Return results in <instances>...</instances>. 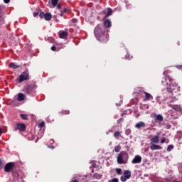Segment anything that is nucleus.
Instances as JSON below:
<instances>
[{"label": "nucleus", "instance_id": "1", "mask_svg": "<svg viewBox=\"0 0 182 182\" xmlns=\"http://www.w3.org/2000/svg\"><path fill=\"white\" fill-rule=\"evenodd\" d=\"M106 30L105 28V26L101 24H98L94 30V35L97 38L98 41H105V39H107V36L105 35Z\"/></svg>", "mask_w": 182, "mask_h": 182}, {"label": "nucleus", "instance_id": "2", "mask_svg": "<svg viewBox=\"0 0 182 182\" xmlns=\"http://www.w3.org/2000/svg\"><path fill=\"white\" fill-rule=\"evenodd\" d=\"M129 159V154L127 152L122 151L117 157V161L118 164H126L127 163V159Z\"/></svg>", "mask_w": 182, "mask_h": 182}, {"label": "nucleus", "instance_id": "3", "mask_svg": "<svg viewBox=\"0 0 182 182\" xmlns=\"http://www.w3.org/2000/svg\"><path fill=\"white\" fill-rule=\"evenodd\" d=\"M37 87L38 85H36V82H31L24 89V92L28 96H33V95H35V92H36Z\"/></svg>", "mask_w": 182, "mask_h": 182}, {"label": "nucleus", "instance_id": "4", "mask_svg": "<svg viewBox=\"0 0 182 182\" xmlns=\"http://www.w3.org/2000/svg\"><path fill=\"white\" fill-rule=\"evenodd\" d=\"M169 73L170 70H165L163 73L164 78L162 80V85L164 86H171V83H173V78L168 75Z\"/></svg>", "mask_w": 182, "mask_h": 182}, {"label": "nucleus", "instance_id": "5", "mask_svg": "<svg viewBox=\"0 0 182 182\" xmlns=\"http://www.w3.org/2000/svg\"><path fill=\"white\" fill-rule=\"evenodd\" d=\"M25 80H29V71L28 70L23 72L16 79V82H18V83H22Z\"/></svg>", "mask_w": 182, "mask_h": 182}, {"label": "nucleus", "instance_id": "6", "mask_svg": "<svg viewBox=\"0 0 182 182\" xmlns=\"http://www.w3.org/2000/svg\"><path fill=\"white\" fill-rule=\"evenodd\" d=\"M15 168V162H9L4 166V171L5 173H11L12 171V174H16V172L14 171V168Z\"/></svg>", "mask_w": 182, "mask_h": 182}, {"label": "nucleus", "instance_id": "7", "mask_svg": "<svg viewBox=\"0 0 182 182\" xmlns=\"http://www.w3.org/2000/svg\"><path fill=\"white\" fill-rule=\"evenodd\" d=\"M39 17L40 18H44L45 21H50L52 19V14L50 13H44V12H41L39 14Z\"/></svg>", "mask_w": 182, "mask_h": 182}, {"label": "nucleus", "instance_id": "8", "mask_svg": "<svg viewBox=\"0 0 182 182\" xmlns=\"http://www.w3.org/2000/svg\"><path fill=\"white\" fill-rule=\"evenodd\" d=\"M14 130H19V132H25V130H26V125H25V124H17L14 127Z\"/></svg>", "mask_w": 182, "mask_h": 182}, {"label": "nucleus", "instance_id": "9", "mask_svg": "<svg viewBox=\"0 0 182 182\" xmlns=\"http://www.w3.org/2000/svg\"><path fill=\"white\" fill-rule=\"evenodd\" d=\"M113 12V10L110 8H107V10H104L101 12L102 15H105L104 18H107L108 16H110Z\"/></svg>", "mask_w": 182, "mask_h": 182}, {"label": "nucleus", "instance_id": "10", "mask_svg": "<svg viewBox=\"0 0 182 182\" xmlns=\"http://www.w3.org/2000/svg\"><path fill=\"white\" fill-rule=\"evenodd\" d=\"M151 144H158L160 141V136L159 135H156L150 139Z\"/></svg>", "mask_w": 182, "mask_h": 182}, {"label": "nucleus", "instance_id": "11", "mask_svg": "<svg viewBox=\"0 0 182 182\" xmlns=\"http://www.w3.org/2000/svg\"><path fill=\"white\" fill-rule=\"evenodd\" d=\"M86 182V179L84 178L83 177H78L75 176L74 178H72L70 182Z\"/></svg>", "mask_w": 182, "mask_h": 182}, {"label": "nucleus", "instance_id": "12", "mask_svg": "<svg viewBox=\"0 0 182 182\" xmlns=\"http://www.w3.org/2000/svg\"><path fill=\"white\" fill-rule=\"evenodd\" d=\"M132 164H137L141 163V156L136 155L132 161Z\"/></svg>", "mask_w": 182, "mask_h": 182}, {"label": "nucleus", "instance_id": "13", "mask_svg": "<svg viewBox=\"0 0 182 182\" xmlns=\"http://www.w3.org/2000/svg\"><path fill=\"white\" fill-rule=\"evenodd\" d=\"M141 93H144V95H145L144 102H147V100H151V99H153V96L149 94L148 92L142 91Z\"/></svg>", "mask_w": 182, "mask_h": 182}, {"label": "nucleus", "instance_id": "14", "mask_svg": "<svg viewBox=\"0 0 182 182\" xmlns=\"http://www.w3.org/2000/svg\"><path fill=\"white\" fill-rule=\"evenodd\" d=\"M151 146H150L151 150H161L163 147L160 145H157L156 144H151Z\"/></svg>", "mask_w": 182, "mask_h": 182}, {"label": "nucleus", "instance_id": "15", "mask_svg": "<svg viewBox=\"0 0 182 182\" xmlns=\"http://www.w3.org/2000/svg\"><path fill=\"white\" fill-rule=\"evenodd\" d=\"M5 23V14L2 13V11L0 9V24Z\"/></svg>", "mask_w": 182, "mask_h": 182}, {"label": "nucleus", "instance_id": "16", "mask_svg": "<svg viewBox=\"0 0 182 182\" xmlns=\"http://www.w3.org/2000/svg\"><path fill=\"white\" fill-rule=\"evenodd\" d=\"M103 26L105 29H106V28H110V26H112V22L110 20H105Z\"/></svg>", "mask_w": 182, "mask_h": 182}, {"label": "nucleus", "instance_id": "17", "mask_svg": "<svg viewBox=\"0 0 182 182\" xmlns=\"http://www.w3.org/2000/svg\"><path fill=\"white\" fill-rule=\"evenodd\" d=\"M68 33L67 31H60L59 32V37L60 39H65L66 36H68Z\"/></svg>", "mask_w": 182, "mask_h": 182}, {"label": "nucleus", "instance_id": "18", "mask_svg": "<svg viewBox=\"0 0 182 182\" xmlns=\"http://www.w3.org/2000/svg\"><path fill=\"white\" fill-rule=\"evenodd\" d=\"M135 127L136 129H141V127H146V124L143 122H139L136 124Z\"/></svg>", "mask_w": 182, "mask_h": 182}, {"label": "nucleus", "instance_id": "19", "mask_svg": "<svg viewBox=\"0 0 182 182\" xmlns=\"http://www.w3.org/2000/svg\"><path fill=\"white\" fill-rule=\"evenodd\" d=\"M17 100L18 102H23V100H25V95L23 93H18Z\"/></svg>", "mask_w": 182, "mask_h": 182}, {"label": "nucleus", "instance_id": "20", "mask_svg": "<svg viewBox=\"0 0 182 182\" xmlns=\"http://www.w3.org/2000/svg\"><path fill=\"white\" fill-rule=\"evenodd\" d=\"M170 107L173 109V110H176L177 112H181V107L179 105H169Z\"/></svg>", "mask_w": 182, "mask_h": 182}, {"label": "nucleus", "instance_id": "21", "mask_svg": "<svg viewBox=\"0 0 182 182\" xmlns=\"http://www.w3.org/2000/svg\"><path fill=\"white\" fill-rule=\"evenodd\" d=\"M156 120V122H163V120H164V118L163 117V116L161 114H157V115H156L155 121Z\"/></svg>", "mask_w": 182, "mask_h": 182}, {"label": "nucleus", "instance_id": "22", "mask_svg": "<svg viewBox=\"0 0 182 182\" xmlns=\"http://www.w3.org/2000/svg\"><path fill=\"white\" fill-rule=\"evenodd\" d=\"M124 176L127 178V179L132 177V171L127 170L124 171Z\"/></svg>", "mask_w": 182, "mask_h": 182}, {"label": "nucleus", "instance_id": "23", "mask_svg": "<svg viewBox=\"0 0 182 182\" xmlns=\"http://www.w3.org/2000/svg\"><path fill=\"white\" fill-rule=\"evenodd\" d=\"M10 68H12V69H19L21 68L20 65H16L14 63H11L9 64Z\"/></svg>", "mask_w": 182, "mask_h": 182}, {"label": "nucleus", "instance_id": "24", "mask_svg": "<svg viewBox=\"0 0 182 182\" xmlns=\"http://www.w3.org/2000/svg\"><path fill=\"white\" fill-rule=\"evenodd\" d=\"M92 177L94 178H97V180H100V178H102V174L95 173L93 174Z\"/></svg>", "mask_w": 182, "mask_h": 182}, {"label": "nucleus", "instance_id": "25", "mask_svg": "<svg viewBox=\"0 0 182 182\" xmlns=\"http://www.w3.org/2000/svg\"><path fill=\"white\" fill-rule=\"evenodd\" d=\"M121 134L122 133H120V132L116 131L115 132H114V137H115V139H118Z\"/></svg>", "mask_w": 182, "mask_h": 182}, {"label": "nucleus", "instance_id": "26", "mask_svg": "<svg viewBox=\"0 0 182 182\" xmlns=\"http://www.w3.org/2000/svg\"><path fill=\"white\" fill-rule=\"evenodd\" d=\"M120 150H122V146H120V145L114 146L115 153H119V151H120Z\"/></svg>", "mask_w": 182, "mask_h": 182}, {"label": "nucleus", "instance_id": "27", "mask_svg": "<svg viewBox=\"0 0 182 182\" xmlns=\"http://www.w3.org/2000/svg\"><path fill=\"white\" fill-rule=\"evenodd\" d=\"M20 117L23 120H28V115L25 114H21Z\"/></svg>", "mask_w": 182, "mask_h": 182}, {"label": "nucleus", "instance_id": "28", "mask_svg": "<svg viewBox=\"0 0 182 182\" xmlns=\"http://www.w3.org/2000/svg\"><path fill=\"white\" fill-rule=\"evenodd\" d=\"M58 0H51V4L53 6H58Z\"/></svg>", "mask_w": 182, "mask_h": 182}, {"label": "nucleus", "instance_id": "29", "mask_svg": "<svg viewBox=\"0 0 182 182\" xmlns=\"http://www.w3.org/2000/svg\"><path fill=\"white\" fill-rule=\"evenodd\" d=\"M115 171H116L117 174H118V176H121V174H122V169L121 168H117L115 169Z\"/></svg>", "mask_w": 182, "mask_h": 182}, {"label": "nucleus", "instance_id": "30", "mask_svg": "<svg viewBox=\"0 0 182 182\" xmlns=\"http://www.w3.org/2000/svg\"><path fill=\"white\" fill-rule=\"evenodd\" d=\"M61 114H70V111H69V110H63V111H61Z\"/></svg>", "mask_w": 182, "mask_h": 182}, {"label": "nucleus", "instance_id": "31", "mask_svg": "<svg viewBox=\"0 0 182 182\" xmlns=\"http://www.w3.org/2000/svg\"><path fill=\"white\" fill-rule=\"evenodd\" d=\"M125 134H126L127 136H129V134H132V130H131L130 129H126V131H125Z\"/></svg>", "mask_w": 182, "mask_h": 182}, {"label": "nucleus", "instance_id": "32", "mask_svg": "<svg viewBox=\"0 0 182 182\" xmlns=\"http://www.w3.org/2000/svg\"><path fill=\"white\" fill-rule=\"evenodd\" d=\"M173 149H174V146L168 145L167 147V151H171V150H173Z\"/></svg>", "mask_w": 182, "mask_h": 182}, {"label": "nucleus", "instance_id": "33", "mask_svg": "<svg viewBox=\"0 0 182 182\" xmlns=\"http://www.w3.org/2000/svg\"><path fill=\"white\" fill-rule=\"evenodd\" d=\"M126 180H128L127 178L125 176H121V181H126Z\"/></svg>", "mask_w": 182, "mask_h": 182}, {"label": "nucleus", "instance_id": "34", "mask_svg": "<svg viewBox=\"0 0 182 182\" xmlns=\"http://www.w3.org/2000/svg\"><path fill=\"white\" fill-rule=\"evenodd\" d=\"M109 182H119V179L117 178H114L112 180L109 181Z\"/></svg>", "mask_w": 182, "mask_h": 182}, {"label": "nucleus", "instance_id": "35", "mask_svg": "<svg viewBox=\"0 0 182 182\" xmlns=\"http://www.w3.org/2000/svg\"><path fill=\"white\" fill-rule=\"evenodd\" d=\"M44 126H45V122H43L39 124V127H41V129H42Z\"/></svg>", "mask_w": 182, "mask_h": 182}, {"label": "nucleus", "instance_id": "36", "mask_svg": "<svg viewBox=\"0 0 182 182\" xmlns=\"http://www.w3.org/2000/svg\"><path fill=\"white\" fill-rule=\"evenodd\" d=\"M51 50H53V52H55V51H56V46H53L51 47Z\"/></svg>", "mask_w": 182, "mask_h": 182}, {"label": "nucleus", "instance_id": "37", "mask_svg": "<svg viewBox=\"0 0 182 182\" xmlns=\"http://www.w3.org/2000/svg\"><path fill=\"white\" fill-rule=\"evenodd\" d=\"M161 143L163 144L164 143H166V138H161Z\"/></svg>", "mask_w": 182, "mask_h": 182}, {"label": "nucleus", "instance_id": "38", "mask_svg": "<svg viewBox=\"0 0 182 182\" xmlns=\"http://www.w3.org/2000/svg\"><path fill=\"white\" fill-rule=\"evenodd\" d=\"M61 8H62V4H57V9H60Z\"/></svg>", "mask_w": 182, "mask_h": 182}, {"label": "nucleus", "instance_id": "39", "mask_svg": "<svg viewBox=\"0 0 182 182\" xmlns=\"http://www.w3.org/2000/svg\"><path fill=\"white\" fill-rule=\"evenodd\" d=\"M122 122H123V118H120L119 119H118L117 120L118 124H120V123H122Z\"/></svg>", "mask_w": 182, "mask_h": 182}, {"label": "nucleus", "instance_id": "40", "mask_svg": "<svg viewBox=\"0 0 182 182\" xmlns=\"http://www.w3.org/2000/svg\"><path fill=\"white\" fill-rule=\"evenodd\" d=\"M38 15H39V12L33 13L34 18H36V16H38Z\"/></svg>", "mask_w": 182, "mask_h": 182}, {"label": "nucleus", "instance_id": "41", "mask_svg": "<svg viewBox=\"0 0 182 182\" xmlns=\"http://www.w3.org/2000/svg\"><path fill=\"white\" fill-rule=\"evenodd\" d=\"M176 68L177 69H181L182 65H176Z\"/></svg>", "mask_w": 182, "mask_h": 182}, {"label": "nucleus", "instance_id": "42", "mask_svg": "<svg viewBox=\"0 0 182 182\" xmlns=\"http://www.w3.org/2000/svg\"><path fill=\"white\" fill-rule=\"evenodd\" d=\"M61 12H63V14H66V12H68V9H64L63 11H61Z\"/></svg>", "mask_w": 182, "mask_h": 182}, {"label": "nucleus", "instance_id": "43", "mask_svg": "<svg viewBox=\"0 0 182 182\" xmlns=\"http://www.w3.org/2000/svg\"><path fill=\"white\" fill-rule=\"evenodd\" d=\"M4 167V164H2V161L0 159V168H2Z\"/></svg>", "mask_w": 182, "mask_h": 182}, {"label": "nucleus", "instance_id": "44", "mask_svg": "<svg viewBox=\"0 0 182 182\" xmlns=\"http://www.w3.org/2000/svg\"><path fill=\"white\" fill-rule=\"evenodd\" d=\"M4 4H9L11 2V0H4Z\"/></svg>", "mask_w": 182, "mask_h": 182}, {"label": "nucleus", "instance_id": "45", "mask_svg": "<svg viewBox=\"0 0 182 182\" xmlns=\"http://www.w3.org/2000/svg\"><path fill=\"white\" fill-rule=\"evenodd\" d=\"M48 149H55V146H48Z\"/></svg>", "mask_w": 182, "mask_h": 182}, {"label": "nucleus", "instance_id": "46", "mask_svg": "<svg viewBox=\"0 0 182 182\" xmlns=\"http://www.w3.org/2000/svg\"><path fill=\"white\" fill-rule=\"evenodd\" d=\"M60 16H63V11H60Z\"/></svg>", "mask_w": 182, "mask_h": 182}, {"label": "nucleus", "instance_id": "47", "mask_svg": "<svg viewBox=\"0 0 182 182\" xmlns=\"http://www.w3.org/2000/svg\"><path fill=\"white\" fill-rule=\"evenodd\" d=\"M50 143L53 144V143H55V141L53 139H52V140H50Z\"/></svg>", "mask_w": 182, "mask_h": 182}, {"label": "nucleus", "instance_id": "48", "mask_svg": "<svg viewBox=\"0 0 182 182\" xmlns=\"http://www.w3.org/2000/svg\"><path fill=\"white\" fill-rule=\"evenodd\" d=\"M168 92L169 93H171V90L168 88Z\"/></svg>", "mask_w": 182, "mask_h": 182}, {"label": "nucleus", "instance_id": "49", "mask_svg": "<svg viewBox=\"0 0 182 182\" xmlns=\"http://www.w3.org/2000/svg\"><path fill=\"white\" fill-rule=\"evenodd\" d=\"M0 134H2V128H0Z\"/></svg>", "mask_w": 182, "mask_h": 182}, {"label": "nucleus", "instance_id": "50", "mask_svg": "<svg viewBox=\"0 0 182 182\" xmlns=\"http://www.w3.org/2000/svg\"><path fill=\"white\" fill-rule=\"evenodd\" d=\"M50 41H53V38H50Z\"/></svg>", "mask_w": 182, "mask_h": 182}]
</instances>
